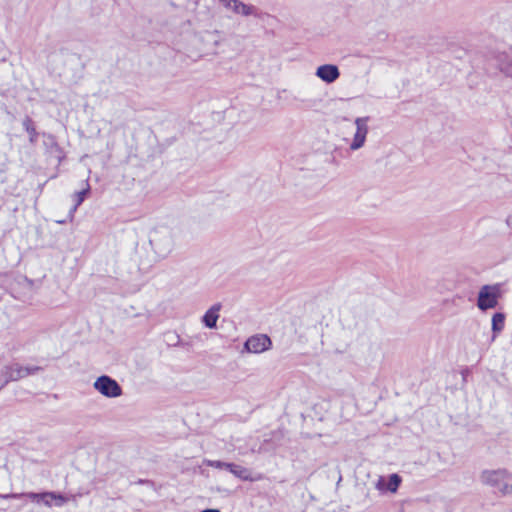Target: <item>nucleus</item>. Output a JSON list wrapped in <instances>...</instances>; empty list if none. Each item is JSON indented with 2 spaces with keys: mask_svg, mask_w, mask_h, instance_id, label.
Here are the masks:
<instances>
[{
  "mask_svg": "<svg viewBox=\"0 0 512 512\" xmlns=\"http://www.w3.org/2000/svg\"><path fill=\"white\" fill-rule=\"evenodd\" d=\"M480 478L483 484L493 487L502 494L512 492V475L505 469L485 470Z\"/></svg>",
  "mask_w": 512,
  "mask_h": 512,
  "instance_id": "f257e3e1",
  "label": "nucleus"
},
{
  "mask_svg": "<svg viewBox=\"0 0 512 512\" xmlns=\"http://www.w3.org/2000/svg\"><path fill=\"white\" fill-rule=\"evenodd\" d=\"M205 464L215 469H225L242 481L254 482L260 481L264 478L263 474L257 473L253 475L249 468L235 463L223 462L220 460H206Z\"/></svg>",
  "mask_w": 512,
  "mask_h": 512,
  "instance_id": "f03ea898",
  "label": "nucleus"
},
{
  "mask_svg": "<svg viewBox=\"0 0 512 512\" xmlns=\"http://www.w3.org/2000/svg\"><path fill=\"white\" fill-rule=\"evenodd\" d=\"M25 497L30 499L32 502L43 503L46 506H51L52 502L55 501L56 506H62L66 502V498L61 494L55 492H42V493H23V494H6L0 495V498H21Z\"/></svg>",
  "mask_w": 512,
  "mask_h": 512,
  "instance_id": "7ed1b4c3",
  "label": "nucleus"
},
{
  "mask_svg": "<svg viewBox=\"0 0 512 512\" xmlns=\"http://www.w3.org/2000/svg\"><path fill=\"white\" fill-rule=\"evenodd\" d=\"M149 242L155 253L161 257H166L173 249V237L166 229L155 231Z\"/></svg>",
  "mask_w": 512,
  "mask_h": 512,
  "instance_id": "20e7f679",
  "label": "nucleus"
},
{
  "mask_svg": "<svg viewBox=\"0 0 512 512\" xmlns=\"http://www.w3.org/2000/svg\"><path fill=\"white\" fill-rule=\"evenodd\" d=\"M93 386L107 398H116L122 395V388L119 383L108 375L98 377Z\"/></svg>",
  "mask_w": 512,
  "mask_h": 512,
  "instance_id": "39448f33",
  "label": "nucleus"
},
{
  "mask_svg": "<svg viewBox=\"0 0 512 512\" xmlns=\"http://www.w3.org/2000/svg\"><path fill=\"white\" fill-rule=\"evenodd\" d=\"M499 288L497 286L484 285L478 293L477 306L486 311L495 308L498 304Z\"/></svg>",
  "mask_w": 512,
  "mask_h": 512,
  "instance_id": "423d86ee",
  "label": "nucleus"
},
{
  "mask_svg": "<svg viewBox=\"0 0 512 512\" xmlns=\"http://www.w3.org/2000/svg\"><path fill=\"white\" fill-rule=\"evenodd\" d=\"M3 375L10 381H18L29 375L36 374L41 371L42 368L39 366H21L18 363H13L4 366L2 369Z\"/></svg>",
  "mask_w": 512,
  "mask_h": 512,
  "instance_id": "0eeeda50",
  "label": "nucleus"
},
{
  "mask_svg": "<svg viewBox=\"0 0 512 512\" xmlns=\"http://www.w3.org/2000/svg\"><path fill=\"white\" fill-rule=\"evenodd\" d=\"M271 345V339L267 335L257 334L246 340L244 348L250 353H262L270 349Z\"/></svg>",
  "mask_w": 512,
  "mask_h": 512,
  "instance_id": "6e6552de",
  "label": "nucleus"
},
{
  "mask_svg": "<svg viewBox=\"0 0 512 512\" xmlns=\"http://www.w3.org/2000/svg\"><path fill=\"white\" fill-rule=\"evenodd\" d=\"M368 121L369 117L356 118V133L354 135L352 143L350 144V149L357 150L363 146L368 133Z\"/></svg>",
  "mask_w": 512,
  "mask_h": 512,
  "instance_id": "1a4fd4ad",
  "label": "nucleus"
},
{
  "mask_svg": "<svg viewBox=\"0 0 512 512\" xmlns=\"http://www.w3.org/2000/svg\"><path fill=\"white\" fill-rule=\"evenodd\" d=\"M316 76L326 83H333L339 78L340 72L336 65L325 64L317 68Z\"/></svg>",
  "mask_w": 512,
  "mask_h": 512,
  "instance_id": "9d476101",
  "label": "nucleus"
},
{
  "mask_svg": "<svg viewBox=\"0 0 512 512\" xmlns=\"http://www.w3.org/2000/svg\"><path fill=\"white\" fill-rule=\"evenodd\" d=\"M221 309V304H214L211 308H209L202 317L203 324L209 328H216L217 320L219 318V311Z\"/></svg>",
  "mask_w": 512,
  "mask_h": 512,
  "instance_id": "9b49d317",
  "label": "nucleus"
},
{
  "mask_svg": "<svg viewBox=\"0 0 512 512\" xmlns=\"http://www.w3.org/2000/svg\"><path fill=\"white\" fill-rule=\"evenodd\" d=\"M499 68L506 75L512 76V49L499 55Z\"/></svg>",
  "mask_w": 512,
  "mask_h": 512,
  "instance_id": "f8f14e48",
  "label": "nucleus"
},
{
  "mask_svg": "<svg viewBox=\"0 0 512 512\" xmlns=\"http://www.w3.org/2000/svg\"><path fill=\"white\" fill-rule=\"evenodd\" d=\"M505 326V314L501 312H497L492 317V331L494 333L492 340H494Z\"/></svg>",
  "mask_w": 512,
  "mask_h": 512,
  "instance_id": "ddd939ff",
  "label": "nucleus"
},
{
  "mask_svg": "<svg viewBox=\"0 0 512 512\" xmlns=\"http://www.w3.org/2000/svg\"><path fill=\"white\" fill-rule=\"evenodd\" d=\"M22 126L24 130L28 133L29 141L31 143H35L38 139V133L36 131V127L33 120L29 116H26L22 121Z\"/></svg>",
  "mask_w": 512,
  "mask_h": 512,
  "instance_id": "4468645a",
  "label": "nucleus"
},
{
  "mask_svg": "<svg viewBox=\"0 0 512 512\" xmlns=\"http://www.w3.org/2000/svg\"><path fill=\"white\" fill-rule=\"evenodd\" d=\"M233 11L237 14H242L244 16H249L254 13V7L251 5H247L243 2H240L238 0L235 1L232 7Z\"/></svg>",
  "mask_w": 512,
  "mask_h": 512,
  "instance_id": "2eb2a0df",
  "label": "nucleus"
},
{
  "mask_svg": "<svg viewBox=\"0 0 512 512\" xmlns=\"http://www.w3.org/2000/svg\"><path fill=\"white\" fill-rule=\"evenodd\" d=\"M88 192H89V186L82 189L81 191L74 193L73 197H74L75 204H74L73 208L70 210L71 215L76 211L78 206L82 204V202L84 201Z\"/></svg>",
  "mask_w": 512,
  "mask_h": 512,
  "instance_id": "dca6fc26",
  "label": "nucleus"
},
{
  "mask_svg": "<svg viewBox=\"0 0 512 512\" xmlns=\"http://www.w3.org/2000/svg\"><path fill=\"white\" fill-rule=\"evenodd\" d=\"M401 481H402V479L398 474H395V473L391 474L389 476V479H388V482L386 485V489L392 493L396 492L401 484Z\"/></svg>",
  "mask_w": 512,
  "mask_h": 512,
  "instance_id": "f3484780",
  "label": "nucleus"
},
{
  "mask_svg": "<svg viewBox=\"0 0 512 512\" xmlns=\"http://www.w3.org/2000/svg\"><path fill=\"white\" fill-rule=\"evenodd\" d=\"M10 381L3 375V371L0 370V390L3 389Z\"/></svg>",
  "mask_w": 512,
  "mask_h": 512,
  "instance_id": "a211bd4d",
  "label": "nucleus"
},
{
  "mask_svg": "<svg viewBox=\"0 0 512 512\" xmlns=\"http://www.w3.org/2000/svg\"><path fill=\"white\" fill-rule=\"evenodd\" d=\"M226 7L232 8L236 0H220Z\"/></svg>",
  "mask_w": 512,
  "mask_h": 512,
  "instance_id": "6ab92c4d",
  "label": "nucleus"
},
{
  "mask_svg": "<svg viewBox=\"0 0 512 512\" xmlns=\"http://www.w3.org/2000/svg\"><path fill=\"white\" fill-rule=\"evenodd\" d=\"M250 451H251L252 453H260V452H261V447H257V445H252V446L250 447Z\"/></svg>",
  "mask_w": 512,
  "mask_h": 512,
  "instance_id": "aec40b11",
  "label": "nucleus"
},
{
  "mask_svg": "<svg viewBox=\"0 0 512 512\" xmlns=\"http://www.w3.org/2000/svg\"><path fill=\"white\" fill-rule=\"evenodd\" d=\"M506 224L510 229H512V214L507 216Z\"/></svg>",
  "mask_w": 512,
  "mask_h": 512,
  "instance_id": "412c9836",
  "label": "nucleus"
},
{
  "mask_svg": "<svg viewBox=\"0 0 512 512\" xmlns=\"http://www.w3.org/2000/svg\"><path fill=\"white\" fill-rule=\"evenodd\" d=\"M383 484H384L383 479L380 478L378 483H377V488L380 489V490H383Z\"/></svg>",
  "mask_w": 512,
  "mask_h": 512,
  "instance_id": "4be33fe9",
  "label": "nucleus"
},
{
  "mask_svg": "<svg viewBox=\"0 0 512 512\" xmlns=\"http://www.w3.org/2000/svg\"><path fill=\"white\" fill-rule=\"evenodd\" d=\"M201 512H221L219 509H205V510H202Z\"/></svg>",
  "mask_w": 512,
  "mask_h": 512,
  "instance_id": "5701e85b",
  "label": "nucleus"
},
{
  "mask_svg": "<svg viewBox=\"0 0 512 512\" xmlns=\"http://www.w3.org/2000/svg\"><path fill=\"white\" fill-rule=\"evenodd\" d=\"M137 483H138V484H144V483H149V481H148V480H142V479H140Z\"/></svg>",
  "mask_w": 512,
  "mask_h": 512,
  "instance_id": "b1692460",
  "label": "nucleus"
}]
</instances>
